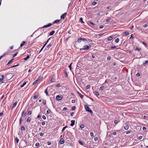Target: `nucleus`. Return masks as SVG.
<instances>
[{
    "instance_id": "1",
    "label": "nucleus",
    "mask_w": 148,
    "mask_h": 148,
    "mask_svg": "<svg viewBox=\"0 0 148 148\" xmlns=\"http://www.w3.org/2000/svg\"><path fill=\"white\" fill-rule=\"evenodd\" d=\"M86 110V111L87 112H88L91 114H93V112L89 108V107L88 106H86L85 105L84 106Z\"/></svg>"
},
{
    "instance_id": "2",
    "label": "nucleus",
    "mask_w": 148,
    "mask_h": 148,
    "mask_svg": "<svg viewBox=\"0 0 148 148\" xmlns=\"http://www.w3.org/2000/svg\"><path fill=\"white\" fill-rule=\"evenodd\" d=\"M80 40H82L84 42H87V40L86 38H78V40L77 41V42L78 43H79L81 42V41Z\"/></svg>"
},
{
    "instance_id": "3",
    "label": "nucleus",
    "mask_w": 148,
    "mask_h": 148,
    "mask_svg": "<svg viewBox=\"0 0 148 148\" xmlns=\"http://www.w3.org/2000/svg\"><path fill=\"white\" fill-rule=\"evenodd\" d=\"M62 96H60L58 95L56 97V99L58 101H60L62 100Z\"/></svg>"
},
{
    "instance_id": "4",
    "label": "nucleus",
    "mask_w": 148,
    "mask_h": 148,
    "mask_svg": "<svg viewBox=\"0 0 148 148\" xmlns=\"http://www.w3.org/2000/svg\"><path fill=\"white\" fill-rule=\"evenodd\" d=\"M52 25V24H51V23H49L48 24H47V25H45L43 27H41L40 28L44 29L45 28H47L48 27H50Z\"/></svg>"
},
{
    "instance_id": "5",
    "label": "nucleus",
    "mask_w": 148,
    "mask_h": 148,
    "mask_svg": "<svg viewBox=\"0 0 148 148\" xmlns=\"http://www.w3.org/2000/svg\"><path fill=\"white\" fill-rule=\"evenodd\" d=\"M67 13L65 12L61 16V18L62 19H64Z\"/></svg>"
},
{
    "instance_id": "6",
    "label": "nucleus",
    "mask_w": 148,
    "mask_h": 148,
    "mask_svg": "<svg viewBox=\"0 0 148 148\" xmlns=\"http://www.w3.org/2000/svg\"><path fill=\"white\" fill-rule=\"evenodd\" d=\"M90 45L89 46L85 45L84 46V50H88L90 49Z\"/></svg>"
},
{
    "instance_id": "7",
    "label": "nucleus",
    "mask_w": 148,
    "mask_h": 148,
    "mask_svg": "<svg viewBox=\"0 0 148 148\" xmlns=\"http://www.w3.org/2000/svg\"><path fill=\"white\" fill-rule=\"evenodd\" d=\"M4 77V76L3 75H0V80L2 82H3V80Z\"/></svg>"
},
{
    "instance_id": "8",
    "label": "nucleus",
    "mask_w": 148,
    "mask_h": 148,
    "mask_svg": "<svg viewBox=\"0 0 148 148\" xmlns=\"http://www.w3.org/2000/svg\"><path fill=\"white\" fill-rule=\"evenodd\" d=\"M64 141L62 138H61L59 141V143L60 144H62L64 143Z\"/></svg>"
},
{
    "instance_id": "9",
    "label": "nucleus",
    "mask_w": 148,
    "mask_h": 148,
    "mask_svg": "<svg viewBox=\"0 0 148 148\" xmlns=\"http://www.w3.org/2000/svg\"><path fill=\"white\" fill-rule=\"evenodd\" d=\"M71 123L70 124V125L71 126H73L75 125V121L74 120H71Z\"/></svg>"
},
{
    "instance_id": "10",
    "label": "nucleus",
    "mask_w": 148,
    "mask_h": 148,
    "mask_svg": "<svg viewBox=\"0 0 148 148\" xmlns=\"http://www.w3.org/2000/svg\"><path fill=\"white\" fill-rule=\"evenodd\" d=\"M77 94L80 96L82 99H83L84 96L82 95L78 91H77Z\"/></svg>"
},
{
    "instance_id": "11",
    "label": "nucleus",
    "mask_w": 148,
    "mask_h": 148,
    "mask_svg": "<svg viewBox=\"0 0 148 148\" xmlns=\"http://www.w3.org/2000/svg\"><path fill=\"white\" fill-rule=\"evenodd\" d=\"M17 101L15 102H14V103L13 106H12V109H13L14 108V107H16V105L17 104Z\"/></svg>"
},
{
    "instance_id": "12",
    "label": "nucleus",
    "mask_w": 148,
    "mask_h": 148,
    "mask_svg": "<svg viewBox=\"0 0 148 148\" xmlns=\"http://www.w3.org/2000/svg\"><path fill=\"white\" fill-rule=\"evenodd\" d=\"M26 114V112L25 110L23 111L22 114V117H23Z\"/></svg>"
},
{
    "instance_id": "13",
    "label": "nucleus",
    "mask_w": 148,
    "mask_h": 148,
    "mask_svg": "<svg viewBox=\"0 0 148 148\" xmlns=\"http://www.w3.org/2000/svg\"><path fill=\"white\" fill-rule=\"evenodd\" d=\"M60 21V20H56L54 21L52 23L53 24L56 23H58Z\"/></svg>"
},
{
    "instance_id": "14",
    "label": "nucleus",
    "mask_w": 148,
    "mask_h": 148,
    "mask_svg": "<svg viewBox=\"0 0 148 148\" xmlns=\"http://www.w3.org/2000/svg\"><path fill=\"white\" fill-rule=\"evenodd\" d=\"M55 32V31L54 30L52 31L49 34V36H52L53 35Z\"/></svg>"
},
{
    "instance_id": "15",
    "label": "nucleus",
    "mask_w": 148,
    "mask_h": 148,
    "mask_svg": "<svg viewBox=\"0 0 148 148\" xmlns=\"http://www.w3.org/2000/svg\"><path fill=\"white\" fill-rule=\"evenodd\" d=\"M113 38V37L112 36H110L108 37V40H111Z\"/></svg>"
},
{
    "instance_id": "16",
    "label": "nucleus",
    "mask_w": 148,
    "mask_h": 148,
    "mask_svg": "<svg viewBox=\"0 0 148 148\" xmlns=\"http://www.w3.org/2000/svg\"><path fill=\"white\" fill-rule=\"evenodd\" d=\"M27 81H26L24 82L20 86V87L21 88L23 87L27 83Z\"/></svg>"
},
{
    "instance_id": "17",
    "label": "nucleus",
    "mask_w": 148,
    "mask_h": 148,
    "mask_svg": "<svg viewBox=\"0 0 148 148\" xmlns=\"http://www.w3.org/2000/svg\"><path fill=\"white\" fill-rule=\"evenodd\" d=\"M25 42L24 41H23L22 42V43L20 45V47H22L25 45Z\"/></svg>"
},
{
    "instance_id": "18",
    "label": "nucleus",
    "mask_w": 148,
    "mask_h": 148,
    "mask_svg": "<svg viewBox=\"0 0 148 148\" xmlns=\"http://www.w3.org/2000/svg\"><path fill=\"white\" fill-rule=\"evenodd\" d=\"M23 119L22 118H21L19 120V125H21L22 124V123L23 121Z\"/></svg>"
},
{
    "instance_id": "19",
    "label": "nucleus",
    "mask_w": 148,
    "mask_h": 148,
    "mask_svg": "<svg viewBox=\"0 0 148 148\" xmlns=\"http://www.w3.org/2000/svg\"><path fill=\"white\" fill-rule=\"evenodd\" d=\"M55 80L56 79L55 78H52L51 79L50 82H55Z\"/></svg>"
},
{
    "instance_id": "20",
    "label": "nucleus",
    "mask_w": 148,
    "mask_h": 148,
    "mask_svg": "<svg viewBox=\"0 0 148 148\" xmlns=\"http://www.w3.org/2000/svg\"><path fill=\"white\" fill-rule=\"evenodd\" d=\"M71 132H68L66 134V136H70L71 135Z\"/></svg>"
},
{
    "instance_id": "21",
    "label": "nucleus",
    "mask_w": 148,
    "mask_h": 148,
    "mask_svg": "<svg viewBox=\"0 0 148 148\" xmlns=\"http://www.w3.org/2000/svg\"><path fill=\"white\" fill-rule=\"evenodd\" d=\"M21 130L22 131H24L25 130V128L23 125H22L21 126Z\"/></svg>"
},
{
    "instance_id": "22",
    "label": "nucleus",
    "mask_w": 148,
    "mask_h": 148,
    "mask_svg": "<svg viewBox=\"0 0 148 148\" xmlns=\"http://www.w3.org/2000/svg\"><path fill=\"white\" fill-rule=\"evenodd\" d=\"M29 58V55H28L27 56V57H26V58H24V60H25L26 61Z\"/></svg>"
},
{
    "instance_id": "23",
    "label": "nucleus",
    "mask_w": 148,
    "mask_h": 148,
    "mask_svg": "<svg viewBox=\"0 0 148 148\" xmlns=\"http://www.w3.org/2000/svg\"><path fill=\"white\" fill-rule=\"evenodd\" d=\"M129 126L127 125H126L124 127V128L125 130H127L129 128Z\"/></svg>"
},
{
    "instance_id": "24",
    "label": "nucleus",
    "mask_w": 148,
    "mask_h": 148,
    "mask_svg": "<svg viewBox=\"0 0 148 148\" xmlns=\"http://www.w3.org/2000/svg\"><path fill=\"white\" fill-rule=\"evenodd\" d=\"M124 34H125V36H127L129 35V32L128 31H125L124 32Z\"/></svg>"
},
{
    "instance_id": "25",
    "label": "nucleus",
    "mask_w": 148,
    "mask_h": 148,
    "mask_svg": "<svg viewBox=\"0 0 148 148\" xmlns=\"http://www.w3.org/2000/svg\"><path fill=\"white\" fill-rule=\"evenodd\" d=\"M64 76L65 77H67V75H67V73L66 72V71H64Z\"/></svg>"
},
{
    "instance_id": "26",
    "label": "nucleus",
    "mask_w": 148,
    "mask_h": 148,
    "mask_svg": "<svg viewBox=\"0 0 148 148\" xmlns=\"http://www.w3.org/2000/svg\"><path fill=\"white\" fill-rule=\"evenodd\" d=\"M104 88V86H101V87H100L99 88V90L101 91H102L103 90Z\"/></svg>"
},
{
    "instance_id": "27",
    "label": "nucleus",
    "mask_w": 148,
    "mask_h": 148,
    "mask_svg": "<svg viewBox=\"0 0 148 148\" xmlns=\"http://www.w3.org/2000/svg\"><path fill=\"white\" fill-rule=\"evenodd\" d=\"M119 38H117L115 40V42L116 43L119 42Z\"/></svg>"
},
{
    "instance_id": "28",
    "label": "nucleus",
    "mask_w": 148,
    "mask_h": 148,
    "mask_svg": "<svg viewBox=\"0 0 148 148\" xmlns=\"http://www.w3.org/2000/svg\"><path fill=\"white\" fill-rule=\"evenodd\" d=\"M42 78L43 77L42 76H40L38 77L37 79L38 81L39 80L42 79Z\"/></svg>"
},
{
    "instance_id": "29",
    "label": "nucleus",
    "mask_w": 148,
    "mask_h": 148,
    "mask_svg": "<svg viewBox=\"0 0 148 148\" xmlns=\"http://www.w3.org/2000/svg\"><path fill=\"white\" fill-rule=\"evenodd\" d=\"M31 121V119L29 117L26 120V122H30Z\"/></svg>"
},
{
    "instance_id": "30",
    "label": "nucleus",
    "mask_w": 148,
    "mask_h": 148,
    "mask_svg": "<svg viewBox=\"0 0 148 148\" xmlns=\"http://www.w3.org/2000/svg\"><path fill=\"white\" fill-rule=\"evenodd\" d=\"M52 45L51 44H49V45H48L46 47L47 48H49L52 46Z\"/></svg>"
},
{
    "instance_id": "31",
    "label": "nucleus",
    "mask_w": 148,
    "mask_h": 148,
    "mask_svg": "<svg viewBox=\"0 0 148 148\" xmlns=\"http://www.w3.org/2000/svg\"><path fill=\"white\" fill-rule=\"evenodd\" d=\"M45 92L46 94V95L47 96L49 95V94L47 92V89H46L45 90Z\"/></svg>"
},
{
    "instance_id": "32",
    "label": "nucleus",
    "mask_w": 148,
    "mask_h": 148,
    "mask_svg": "<svg viewBox=\"0 0 148 148\" xmlns=\"http://www.w3.org/2000/svg\"><path fill=\"white\" fill-rule=\"evenodd\" d=\"M38 81V80L37 79L35 81H34L33 82V85H35L37 83Z\"/></svg>"
},
{
    "instance_id": "33",
    "label": "nucleus",
    "mask_w": 148,
    "mask_h": 148,
    "mask_svg": "<svg viewBox=\"0 0 148 148\" xmlns=\"http://www.w3.org/2000/svg\"><path fill=\"white\" fill-rule=\"evenodd\" d=\"M15 140H16V143H18L19 141V139L17 138V137H16L15 138Z\"/></svg>"
},
{
    "instance_id": "34",
    "label": "nucleus",
    "mask_w": 148,
    "mask_h": 148,
    "mask_svg": "<svg viewBox=\"0 0 148 148\" xmlns=\"http://www.w3.org/2000/svg\"><path fill=\"white\" fill-rule=\"evenodd\" d=\"M148 64V60L146 61L144 63H143V65H146L147 64Z\"/></svg>"
},
{
    "instance_id": "35",
    "label": "nucleus",
    "mask_w": 148,
    "mask_h": 148,
    "mask_svg": "<svg viewBox=\"0 0 148 148\" xmlns=\"http://www.w3.org/2000/svg\"><path fill=\"white\" fill-rule=\"evenodd\" d=\"M79 21L82 23H84V22L83 21V18H81L79 19Z\"/></svg>"
},
{
    "instance_id": "36",
    "label": "nucleus",
    "mask_w": 148,
    "mask_h": 148,
    "mask_svg": "<svg viewBox=\"0 0 148 148\" xmlns=\"http://www.w3.org/2000/svg\"><path fill=\"white\" fill-rule=\"evenodd\" d=\"M91 141L90 140H89L88 141H87V143L89 145H91Z\"/></svg>"
},
{
    "instance_id": "37",
    "label": "nucleus",
    "mask_w": 148,
    "mask_h": 148,
    "mask_svg": "<svg viewBox=\"0 0 148 148\" xmlns=\"http://www.w3.org/2000/svg\"><path fill=\"white\" fill-rule=\"evenodd\" d=\"M38 95H35L33 97V98L34 99H36L38 98Z\"/></svg>"
},
{
    "instance_id": "38",
    "label": "nucleus",
    "mask_w": 148,
    "mask_h": 148,
    "mask_svg": "<svg viewBox=\"0 0 148 148\" xmlns=\"http://www.w3.org/2000/svg\"><path fill=\"white\" fill-rule=\"evenodd\" d=\"M90 88V86L89 85H87L86 86V89H88L89 88Z\"/></svg>"
},
{
    "instance_id": "39",
    "label": "nucleus",
    "mask_w": 148,
    "mask_h": 148,
    "mask_svg": "<svg viewBox=\"0 0 148 148\" xmlns=\"http://www.w3.org/2000/svg\"><path fill=\"white\" fill-rule=\"evenodd\" d=\"M78 143H79L82 145H83V143L82 142V141L80 140H79V141H78Z\"/></svg>"
},
{
    "instance_id": "40",
    "label": "nucleus",
    "mask_w": 148,
    "mask_h": 148,
    "mask_svg": "<svg viewBox=\"0 0 148 148\" xmlns=\"http://www.w3.org/2000/svg\"><path fill=\"white\" fill-rule=\"evenodd\" d=\"M13 60H14V59H13L12 60H10L9 62H8L7 65H8L9 64H10L11 62H12V61Z\"/></svg>"
},
{
    "instance_id": "41",
    "label": "nucleus",
    "mask_w": 148,
    "mask_h": 148,
    "mask_svg": "<svg viewBox=\"0 0 148 148\" xmlns=\"http://www.w3.org/2000/svg\"><path fill=\"white\" fill-rule=\"evenodd\" d=\"M95 94L97 96H98L99 95V93L97 91L95 92Z\"/></svg>"
},
{
    "instance_id": "42",
    "label": "nucleus",
    "mask_w": 148,
    "mask_h": 148,
    "mask_svg": "<svg viewBox=\"0 0 148 148\" xmlns=\"http://www.w3.org/2000/svg\"><path fill=\"white\" fill-rule=\"evenodd\" d=\"M75 108H76V107L75 106H72L71 107V109L73 110H75Z\"/></svg>"
},
{
    "instance_id": "43",
    "label": "nucleus",
    "mask_w": 148,
    "mask_h": 148,
    "mask_svg": "<svg viewBox=\"0 0 148 148\" xmlns=\"http://www.w3.org/2000/svg\"><path fill=\"white\" fill-rule=\"evenodd\" d=\"M89 25H95L91 21L89 22Z\"/></svg>"
},
{
    "instance_id": "44",
    "label": "nucleus",
    "mask_w": 148,
    "mask_h": 148,
    "mask_svg": "<svg viewBox=\"0 0 148 148\" xmlns=\"http://www.w3.org/2000/svg\"><path fill=\"white\" fill-rule=\"evenodd\" d=\"M84 125H83V124H81L80 125V128H81V129H83L84 128Z\"/></svg>"
},
{
    "instance_id": "45",
    "label": "nucleus",
    "mask_w": 148,
    "mask_h": 148,
    "mask_svg": "<svg viewBox=\"0 0 148 148\" xmlns=\"http://www.w3.org/2000/svg\"><path fill=\"white\" fill-rule=\"evenodd\" d=\"M72 64V63H71L70 65H69V69H70L71 70V69H72V67H71V64Z\"/></svg>"
},
{
    "instance_id": "46",
    "label": "nucleus",
    "mask_w": 148,
    "mask_h": 148,
    "mask_svg": "<svg viewBox=\"0 0 148 148\" xmlns=\"http://www.w3.org/2000/svg\"><path fill=\"white\" fill-rule=\"evenodd\" d=\"M140 48H139L138 47H136V48L135 49V50H137V51H139L140 50Z\"/></svg>"
},
{
    "instance_id": "47",
    "label": "nucleus",
    "mask_w": 148,
    "mask_h": 148,
    "mask_svg": "<svg viewBox=\"0 0 148 148\" xmlns=\"http://www.w3.org/2000/svg\"><path fill=\"white\" fill-rule=\"evenodd\" d=\"M51 112V111L49 110H48L47 111V114H49Z\"/></svg>"
},
{
    "instance_id": "48",
    "label": "nucleus",
    "mask_w": 148,
    "mask_h": 148,
    "mask_svg": "<svg viewBox=\"0 0 148 148\" xmlns=\"http://www.w3.org/2000/svg\"><path fill=\"white\" fill-rule=\"evenodd\" d=\"M142 44H143L145 47H147V44H146V43H145L144 42H142Z\"/></svg>"
},
{
    "instance_id": "49",
    "label": "nucleus",
    "mask_w": 148,
    "mask_h": 148,
    "mask_svg": "<svg viewBox=\"0 0 148 148\" xmlns=\"http://www.w3.org/2000/svg\"><path fill=\"white\" fill-rule=\"evenodd\" d=\"M39 145V143H37L35 144V146L36 147L38 146Z\"/></svg>"
},
{
    "instance_id": "50",
    "label": "nucleus",
    "mask_w": 148,
    "mask_h": 148,
    "mask_svg": "<svg viewBox=\"0 0 148 148\" xmlns=\"http://www.w3.org/2000/svg\"><path fill=\"white\" fill-rule=\"evenodd\" d=\"M32 114V112L31 111H29L28 112V115H31Z\"/></svg>"
},
{
    "instance_id": "51",
    "label": "nucleus",
    "mask_w": 148,
    "mask_h": 148,
    "mask_svg": "<svg viewBox=\"0 0 148 148\" xmlns=\"http://www.w3.org/2000/svg\"><path fill=\"white\" fill-rule=\"evenodd\" d=\"M110 18H108L106 20V22H108L110 21Z\"/></svg>"
},
{
    "instance_id": "52",
    "label": "nucleus",
    "mask_w": 148,
    "mask_h": 148,
    "mask_svg": "<svg viewBox=\"0 0 148 148\" xmlns=\"http://www.w3.org/2000/svg\"><path fill=\"white\" fill-rule=\"evenodd\" d=\"M110 59H111V57L110 56H108V57L107 58L108 60H110Z\"/></svg>"
},
{
    "instance_id": "53",
    "label": "nucleus",
    "mask_w": 148,
    "mask_h": 148,
    "mask_svg": "<svg viewBox=\"0 0 148 148\" xmlns=\"http://www.w3.org/2000/svg\"><path fill=\"white\" fill-rule=\"evenodd\" d=\"M42 118H43V119H46V116H45L44 115H43L42 116Z\"/></svg>"
},
{
    "instance_id": "54",
    "label": "nucleus",
    "mask_w": 148,
    "mask_h": 148,
    "mask_svg": "<svg viewBox=\"0 0 148 148\" xmlns=\"http://www.w3.org/2000/svg\"><path fill=\"white\" fill-rule=\"evenodd\" d=\"M43 103L44 105H45L46 104V101L45 100H44V101L43 102Z\"/></svg>"
},
{
    "instance_id": "55",
    "label": "nucleus",
    "mask_w": 148,
    "mask_h": 148,
    "mask_svg": "<svg viewBox=\"0 0 148 148\" xmlns=\"http://www.w3.org/2000/svg\"><path fill=\"white\" fill-rule=\"evenodd\" d=\"M97 3V2H94L92 3V5H95Z\"/></svg>"
},
{
    "instance_id": "56",
    "label": "nucleus",
    "mask_w": 148,
    "mask_h": 148,
    "mask_svg": "<svg viewBox=\"0 0 148 148\" xmlns=\"http://www.w3.org/2000/svg\"><path fill=\"white\" fill-rule=\"evenodd\" d=\"M134 38V37H133V34H132L131 35V36L130 38V39H131V38Z\"/></svg>"
},
{
    "instance_id": "57",
    "label": "nucleus",
    "mask_w": 148,
    "mask_h": 148,
    "mask_svg": "<svg viewBox=\"0 0 148 148\" xmlns=\"http://www.w3.org/2000/svg\"><path fill=\"white\" fill-rule=\"evenodd\" d=\"M67 109V108H64L62 110L63 111H65Z\"/></svg>"
},
{
    "instance_id": "58",
    "label": "nucleus",
    "mask_w": 148,
    "mask_h": 148,
    "mask_svg": "<svg viewBox=\"0 0 148 148\" xmlns=\"http://www.w3.org/2000/svg\"><path fill=\"white\" fill-rule=\"evenodd\" d=\"M90 135L91 136H93L94 134L93 132H91L90 133Z\"/></svg>"
},
{
    "instance_id": "59",
    "label": "nucleus",
    "mask_w": 148,
    "mask_h": 148,
    "mask_svg": "<svg viewBox=\"0 0 148 148\" xmlns=\"http://www.w3.org/2000/svg\"><path fill=\"white\" fill-rule=\"evenodd\" d=\"M3 112H1L0 113V117L2 116H3Z\"/></svg>"
},
{
    "instance_id": "60",
    "label": "nucleus",
    "mask_w": 148,
    "mask_h": 148,
    "mask_svg": "<svg viewBox=\"0 0 148 148\" xmlns=\"http://www.w3.org/2000/svg\"><path fill=\"white\" fill-rule=\"evenodd\" d=\"M146 128L145 127H143V130L145 131L146 130Z\"/></svg>"
},
{
    "instance_id": "61",
    "label": "nucleus",
    "mask_w": 148,
    "mask_h": 148,
    "mask_svg": "<svg viewBox=\"0 0 148 148\" xmlns=\"http://www.w3.org/2000/svg\"><path fill=\"white\" fill-rule=\"evenodd\" d=\"M116 46H112L111 47V48L112 49H113L116 48Z\"/></svg>"
},
{
    "instance_id": "62",
    "label": "nucleus",
    "mask_w": 148,
    "mask_h": 148,
    "mask_svg": "<svg viewBox=\"0 0 148 148\" xmlns=\"http://www.w3.org/2000/svg\"><path fill=\"white\" fill-rule=\"evenodd\" d=\"M56 86V87H59L60 86V84H57Z\"/></svg>"
},
{
    "instance_id": "63",
    "label": "nucleus",
    "mask_w": 148,
    "mask_h": 148,
    "mask_svg": "<svg viewBox=\"0 0 148 148\" xmlns=\"http://www.w3.org/2000/svg\"><path fill=\"white\" fill-rule=\"evenodd\" d=\"M148 26V25L147 24H145L143 25V27H147Z\"/></svg>"
},
{
    "instance_id": "64",
    "label": "nucleus",
    "mask_w": 148,
    "mask_h": 148,
    "mask_svg": "<svg viewBox=\"0 0 148 148\" xmlns=\"http://www.w3.org/2000/svg\"><path fill=\"white\" fill-rule=\"evenodd\" d=\"M95 56H96L95 54H93L92 55V57L93 58H95Z\"/></svg>"
}]
</instances>
